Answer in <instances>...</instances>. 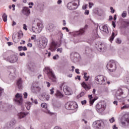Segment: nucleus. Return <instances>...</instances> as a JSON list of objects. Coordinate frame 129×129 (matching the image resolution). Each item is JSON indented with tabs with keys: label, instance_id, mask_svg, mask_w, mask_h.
<instances>
[{
	"label": "nucleus",
	"instance_id": "obj_1",
	"mask_svg": "<svg viewBox=\"0 0 129 129\" xmlns=\"http://www.w3.org/2000/svg\"><path fill=\"white\" fill-rule=\"evenodd\" d=\"M95 82L96 84L105 85L106 84V78L102 75L97 76L95 78Z\"/></svg>",
	"mask_w": 129,
	"mask_h": 129
},
{
	"label": "nucleus",
	"instance_id": "obj_2",
	"mask_svg": "<svg viewBox=\"0 0 129 129\" xmlns=\"http://www.w3.org/2000/svg\"><path fill=\"white\" fill-rule=\"evenodd\" d=\"M78 6H79V1H74L68 4L67 8L69 10L74 11V10H76L78 8Z\"/></svg>",
	"mask_w": 129,
	"mask_h": 129
},
{
	"label": "nucleus",
	"instance_id": "obj_3",
	"mask_svg": "<svg viewBox=\"0 0 129 129\" xmlns=\"http://www.w3.org/2000/svg\"><path fill=\"white\" fill-rule=\"evenodd\" d=\"M106 108V104L104 102H100L96 105V109L98 112H103Z\"/></svg>",
	"mask_w": 129,
	"mask_h": 129
},
{
	"label": "nucleus",
	"instance_id": "obj_4",
	"mask_svg": "<svg viewBox=\"0 0 129 129\" xmlns=\"http://www.w3.org/2000/svg\"><path fill=\"white\" fill-rule=\"evenodd\" d=\"M45 69L47 71V75L49 78L52 80V82H56L57 79L52 70L49 67L45 68Z\"/></svg>",
	"mask_w": 129,
	"mask_h": 129
},
{
	"label": "nucleus",
	"instance_id": "obj_5",
	"mask_svg": "<svg viewBox=\"0 0 129 129\" xmlns=\"http://www.w3.org/2000/svg\"><path fill=\"white\" fill-rule=\"evenodd\" d=\"M107 68L111 72H113V71H115V70H116L115 61L113 60H110L109 63L107 65Z\"/></svg>",
	"mask_w": 129,
	"mask_h": 129
},
{
	"label": "nucleus",
	"instance_id": "obj_6",
	"mask_svg": "<svg viewBox=\"0 0 129 129\" xmlns=\"http://www.w3.org/2000/svg\"><path fill=\"white\" fill-rule=\"evenodd\" d=\"M14 100L18 105H22L23 103V96L19 93H17L15 95V98L14 99Z\"/></svg>",
	"mask_w": 129,
	"mask_h": 129
},
{
	"label": "nucleus",
	"instance_id": "obj_7",
	"mask_svg": "<svg viewBox=\"0 0 129 129\" xmlns=\"http://www.w3.org/2000/svg\"><path fill=\"white\" fill-rule=\"evenodd\" d=\"M122 119H124V121L121 120V123L122 125H124V126H125L126 125V123H129V113L126 112L122 116Z\"/></svg>",
	"mask_w": 129,
	"mask_h": 129
},
{
	"label": "nucleus",
	"instance_id": "obj_8",
	"mask_svg": "<svg viewBox=\"0 0 129 129\" xmlns=\"http://www.w3.org/2000/svg\"><path fill=\"white\" fill-rule=\"evenodd\" d=\"M58 47H60V44H58V43L52 41L50 44L49 50H50L51 52H54V51H56V49H57Z\"/></svg>",
	"mask_w": 129,
	"mask_h": 129
},
{
	"label": "nucleus",
	"instance_id": "obj_9",
	"mask_svg": "<svg viewBox=\"0 0 129 129\" xmlns=\"http://www.w3.org/2000/svg\"><path fill=\"white\" fill-rule=\"evenodd\" d=\"M63 90L66 95H71L72 90L71 89V88L68 86L67 85H64Z\"/></svg>",
	"mask_w": 129,
	"mask_h": 129
},
{
	"label": "nucleus",
	"instance_id": "obj_10",
	"mask_svg": "<svg viewBox=\"0 0 129 129\" xmlns=\"http://www.w3.org/2000/svg\"><path fill=\"white\" fill-rule=\"evenodd\" d=\"M123 92H124V90H123L122 89H118L116 93V99H118V100H119L120 99H121V95L123 94Z\"/></svg>",
	"mask_w": 129,
	"mask_h": 129
},
{
	"label": "nucleus",
	"instance_id": "obj_11",
	"mask_svg": "<svg viewBox=\"0 0 129 129\" xmlns=\"http://www.w3.org/2000/svg\"><path fill=\"white\" fill-rule=\"evenodd\" d=\"M40 47L42 49L45 48L46 46H47V39L43 38L42 39V40L40 41Z\"/></svg>",
	"mask_w": 129,
	"mask_h": 129
},
{
	"label": "nucleus",
	"instance_id": "obj_12",
	"mask_svg": "<svg viewBox=\"0 0 129 129\" xmlns=\"http://www.w3.org/2000/svg\"><path fill=\"white\" fill-rule=\"evenodd\" d=\"M22 12V14L25 15V16H29L31 14L30 9L28 7H23Z\"/></svg>",
	"mask_w": 129,
	"mask_h": 129
},
{
	"label": "nucleus",
	"instance_id": "obj_13",
	"mask_svg": "<svg viewBox=\"0 0 129 129\" xmlns=\"http://www.w3.org/2000/svg\"><path fill=\"white\" fill-rule=\"evenodd\" d=\"M73 33L75 36H80L81 35H83V34L85 33V29L84 28H82L80 29L79 31H74Z\"/></svg>",
	"mask_w": 129,
	"mask_h": 129
},
{
	"label": "nucleus",
	"instance_id": "obj_14",
	"mask_svg": "<svg viewBox=\"0 0 129 129\" xmlns=\"http://www.w3.org/2000/svg\"><path fill=\"white\" fill-rule=\"evenodd\" d=\"M9 60L10 63H15V62H17V61H18V56L15 55H11V56L9 58Z\"/></svg>",
	"mask_w": 129,
	"mask_h": 129
},
{
	"label": "nucleus",
	"instance_id": "obj_15",
	"mask_svg": "<svg viewBox=\"0 0 129 129\" xmlns=\"http://www.w3.org/2000/svg\"><path fill=\"white\" fill-rule=\"evenodd\" d=\"M77 108H78V105L75 102H72V106H71V110H74V112H76Z\"/></svg>",
	"mask_w": 129,
	"mask_h": 129
},
{
	"label": "nucleus",
	"instance_id": "obj_16",
	"mask_svg": "<svg viewBox=\"0 0 129 129\" xmlns=\"http://www.w3.org/2000/svg\"><path fill=\"white\" fill-rule=\"evenodd\" d=\"M55 28H56V26H54L53 24H50L46 27V29L48 30L49 32H53L55 30Z\"/></svg>",
	"mask_w": 129,
	"mask_h": 129
},
{
	"label": "nucleus",
	"instance_id": "obj_17",
	"mask_svg": "<svg viewBox=\"0 0 129 129\" xmlns=\"http://www.w3.org/2000/svg\"><path fill=\"white\" fill-rule=\"evenodd\" d=\"M101 124H102V121L101 120H97L94 122V125L97 128H99L101 126Z\"/></svg>",
	"mask_w": 129,
	"mask_h": 129
},
{
	"label": "nucleus",
	"instance_id": "obj_18",
	"mask_svg": "<svg viewBox=\"0 0 129 129\" xmlns=\"http://www.w3.org/2000/svg\"><path fill=\"white\" fill-rule=\"evenodd\" d=\"M81 85H82V87H83V88H84V89L86 90V91H88V90H89V89H90V88H91L90 85H87L84 82H83L81 84Z\"/></svg>",
	"mask_w": 129,
	"mask_h": 129
},
{
	"label": "nucleus",
	"instance_id": "obj_19",
	"mask_svg": "<svg viewBox=\"0 0 129 129\" xmlns=\"http://www.w3.org/2000/svg\"><path fill=\"white\" fill-rule=\"evenodd\" d=\"M55 96L57 98H62L64 96V95L60 92L59 90H57L56 93L55 94Z\"/></svg>",
	"mask_w": 129,
	"mask_h": 129
},
{
	"label": "nucleus",
	"instance_id": "obj_20",
	"mask_svg": "<svg viewBox=\"0 0 129 129\" xmlns=\"http://www.w3.org/2000/svg\"><path fill=\"white\" fill-rule=\"evenodd\" d=\"M37 26L38 28V30H39L40 32L42 31V29L44 28V26L43 25V23L42 22V21H39L37 22Z\"/></svg>",
	"mask_w": 129,
	"mask_h": 129
},
{
	"label": "nucleus",
	"instance_id": "obj_21",
	"mask_svg": "<svg viewBox=\"0 0 129 129\" xmlns=\"http://www.w3.org/2000/svg\"><path fill=\"white\" fill-rule=\"evenodd\" d=\"M88 98L90 99V106L93 105V103H94V101H95L96 100V99H92V98H93L92 97V95H88Z\"/></svg>",
	"mask_w": 129,
	"mask_h": 129
},
{
	"label": "nucleus",
	"instance_id": "obj_22",
	"mask_svg": "<svg viewBox=\"0 0 129 129\" xmlns=\"http://www.w3.org/2000/svg\"><path fill=\"white\" fill-rule=\"evenodd\" d=\"M122 27L124 28L129 26V20L123 21L121 23Z\"/></svg>",
	"mask_w": 129,
	"mask_h": 129
},
{
	"label": "nucleus",
	"instance_id": "obj_23",
	"mask_svg": "<svg viewBox=\"0 0 129 129\" xmlns=\"http://www.w3.org/2000/svg\"><path fill=\"white\" fill-rule=\"evenodd\" d=\"M27 114H29V113L20 112L18 113L19 118H24Z\"/></svg>",
	"mask_w": 129,
	"mask_h": 129
},
{
	"label": "nucleus",
	"instance_id": "obj_24",
	"mask_svg": "<svg viewBox=\"0 0 129 129\" xmlns=\"http://www.w3.org/2000/svg\"><path fill=\"white\" fill-rule=\"evenodd\" d=\"M72 105V102H68L65 105L66 109H71V106Z\"/></svg>",
	"mask_w": 129,
	"mask_h": 129
},
{
	"label": "nucleus",
	"instance_id": "obj_25",
	"mask_svg": "<svg viewBox=\"0 0 129 129\" xmlns=\"http://www.w3.org/2000/svg\"><path fill=\"white\" fill-rule=\"evenodd\" d=\"M32 31L34 32V33H36V34L41 32V31H40V30L39 29V28H37L35 27V26H34V23L32 25Z\"/></svg>",
	"mask_w": 129,
	"mask_h": 129
},
{
	"label": "nucleus",
	"instance_id": "obj_26",
	"mask_svg": "<svg viewBox=\"0 0 129 129\" xmlns=\"http://www.w3.org/2000/svg\"><path fill=\"white\" fill-rule=\"evenodd\" d=\"M17 84L18 87V88H19V89H21V88H22V79H19L17 81Z\"/></svg>",
	"mask_w": 129,
	"mask_h": 129
},
{
	"label": "nucleus",
	"instance_id": "obj_27",
	"mask_svg": "<svg viewBox=\"0 0 129 129\" xmlns=\"http://www.w3.org/2000/svg\"><path fill=\"white\" fill-rule=\"evenodd\" d=\"M32 89L34 91V92H39L41 90V88L40 87H33Z\"/></svg>",
	"mask_w": 129,
	"mask_h": 129
},
{
	"label": "nucleus",
	"instance_id": "obj_28",
	"mask_svg": "<svg viewBox=\"0 0 129 129\" xmlns=\"http://www.w3.org/2000/svg\"><path fill=\"white\" fill-rule=\"evenodd\" d=\"M26 108L27 110H30L31 109V106H32V103L30 102H27L26 103Z\"/></svg>",
	"mask_w": 129,
	"mask_h": 129
},
{
	"label": "nucleus",
	"instance_id": "obj_29",
	"mask_svg": "<svg viewBox=\"0 0 129 129\" xmlns=\"http://www.w3.org/2000/svg\"><path fill=\"white\" fill-rule=\"evenodd\" d=\"M103 32H105L106 34H108V28L106 25H104L102 27Z\"/></svg>",
	"mask_w": 129,
	"mask_h": 129
},
{
	"label": "nucleus",
	"instance_id": "obj_30",
	"mask_svg": "<svg viewBox=\"0 0 129 129\" xmlns=\"http://www.w3.org/2000/svg\"><path fill=\"white\" fill-rule=\"evenodd\" d=\"M23 31H19L18 32V38L19 39V40H20L21 39V38H22L23 36Z\"/></svg>",
	"mask_w": 129,
	"mask_h": 129
},
{
	"label": "nucleus",
	"instance_id": "obj_31",
	"mask_svg": "<svg viewBox=\"0 0 129 129\" xmlns=\"http://www.w3.org/2000/svg\"><path fill=\"white\" fill-rule=\"evenodd\" d=\"M115 33H114V32H113L112 33L111 36L110 37V39L109 40L111 43H112V40H114V39L115 37Z\"/></svg>",
	"mask_w": 129,
	"mask_h": 129
},
{
	"label": "nucleus",
	"instance_id": "obj_32",
	"mask_svg": "<svg viewBox=\"0 0 129 129\" xmlns=\"http://www.w3.org/2000/svg\"><path fill=\"white\" fill-rule=\"evenodd\" d=\"M42 97L45 98L46 100H49V98H50V95L44 93L42 95Z\"/></svg>",
	"mask_w": 129,
	"mask_h": 129
},
{
	"label": "nucleus",
	"instance_id": "obj_33",
	"mask_svg": "<svg viewBox=\"0 0 129 129\" xmlns=\"http://www.w3.org/2000/svg\"><path fill=\"white\" fill-rule=\"evenodd\" d=\"M3 20L4 21V22H7V21H8V16L7 15V14H4L3 16Z\"/></svg>",
	"mask_w": 129,
	"mask_h": 129
},
{
	"label": "nucleus",
	"instance_id": "obj_34",
	"mask_svg": "<svg viewBox=\"0 0 129 129\" xmlns=\"http://www.w3.org/2000/svg\"><path fill=\"white\" fill-rule=\"evenodd\" d=\"M89 76H87V73H84V79H85V81H88V79H89Z\"/></svg>",
	"mask_w": 129,
	"mask_h": 129
},
{
	"label": "nucleus",
	"instance_id": "obj_35",
	"mask_svg": "<svg viewBox=\"0 0 129 129\" xmlns=\"http://www.w3.org/2000/svg\"><path fill=\"white\" fill-rule=\"evenodd\" d=\"M129 108V104H126L124 106L121 107L120 109L121 110H123V109H127Z\"/></svg>",
	"mask_w": 129,
	"mask_h": 129
},
{
	"label": "nucleus",
	"instance_id": "obj_36",
	"mask_svg": "<svg viewBox=\"0 0 129 129\" xmlns=\"http://www.w3.org/2000/svg\"><path fill=\"white\" fill-rule=\"evenodd\" d=\"M31 100L32 103H35V104H38V100L37 99H35L34 100V99H33V98H31Z\"/></svg>",
	"mask_w": 129,
	"mask_h": 129
},
{
	"label": "nucleus",
	"instance_id": "obj_37",
	"mask_svg": "<svg viewBox=\"0 0 129 129\" xmlns=\"http://www.w3.org/2000/svg\"><path fill=\"white\" fill-rule=\"evenodd\" d=\"M41 107L43 108H47L48 107V105L46 104V103H43L41 104Z\"/></svg>",
	"mask_w": 129,
	"mask_h": 129
},
{
	"label": "nucleus",
	"instance_id": "obj_38",
	"mask_svg": "<svg viewBox=\"0 0 129 129\" xmlns=\"http://www.w3.org/2000/svg\"><path fill=\"white\" fill-rule=\"evenodd\" d=\"M85 95V93H84V92H82L79 95H78V97L79 98H80V97H82V96H84Z\"/></svg>",
	"mask_w": 129,
	"mask_h": 129
},
{
	"label": "nucleus",
	"instance_id": "obj_39",
	"mask_svg": "<svg viewBox=\"0 0 129 129\" xmlns=\"http://www.w3.org/2000/svg\"><path fill=\"white\" fill-rule=\"evenodd\" d=\"M54 88H51V89L49 90L50 91V94H51V95H53V94H54Z\"/></svg>",
	"mask_w": 129,
	"mask_h": 129
},
{
	"label": "nucleus",
	"instance_id": "obj_40",
	"mask_svg": "<svg viewBox=\"0 0 129 129\" xmlns=\"http://www.w3.org/2000/svg\"><path fill=\"white\" fill-rule=\"evenodd\" d=\"M122 18H125L126 17V11H124L122 15H121Z\"/></svg>",
	"mask_w": 129,
	"mask_h": 129
},
{
	"label": "nucleus",
	"instance_id": "obj_41",
	"mask_svg": "<svg viewBox=\"0 0 129 129\" xmlns=\"http://www.w3.org/2000/svg\"><path fill=\"white\" fill-rule=\"evenodd\" d=\"M59 58V55L58 54H56L53 57V60H57Z\"/></svg>",
	"mask_w": 129,
	"mask_h": 129
},
{
	"label": "nucleus",
	"instance_id": "obj_42",
	"mask_svg": "<svg viewBox=\"0 0 129 129\" xmlns=\"http://www.w3.org/2000/svg\"><path fill=\"white\" fill-rule=\"evenodd\" d=\"M116 42L117 44H120L121 43V40L119 38H117Z\"/></svg>",
	"mask_w": 129,
	"mask_h": 129
},
{
	"label": "nucleus",
	"instance_id": "obj_43",
	"mask_svg": "<svg viewBox=\"0 0 129 129\" xmlns=\"http://www.w3.org/2000/svg\"><path fill=\"white\" fill-rule=\"evenodd\" d=\"M109 121H110V122H111V123H112V122H114V121H115L114 117H113L111 118H110L109 119Z\"/></svg>",
	"mask_w": 129,
	"mask_h": 129
},
{
	"label": "nucleus",
	"instance_id": "obj_44",
	"mask_svg": "<svg viewBox=\"0 0 129 129\" xmlns=\"http://www.w3.org/2000/svg\"><path fill=\"white\" fill-rule=\"evenodd\" d=\"M94 4L92 3H89V9H91V8H92V7H93Z\"/></svg>",
	"mask_w": 129,
	"mask_h": 129
},
{
	"label": "nucleus",
	"instance_id": "obj_45",
	"mask_svg": "<svg viewBox=\"0 0 129 129\" xmlns=\"http://www.w3.org/2000/svg\"><path fill=\"white\" fill-rule=\"evenodd\" d=\"M110 10H111V14H113L114 12H115V10H114V9H113V8L112 7H110Z\"/></svg>",
	"mask_w": 129,
	"mask_h": 129
},
{
	"label": "nucleus",
	"instance_id": "obj_46",
	"mask_svg": "<svg viewBox=\"0 0 129 129\" xmlns=\"http://www.w3.org/2000/svg\"><path fill=\"white\" fill-rule=\"evenodd\" d=\"M57 52H59V53H62V51H63V49L62 48H58L56 50Z\"/></svg>",
	"mask_w": 129,
	"mask_h": 129
},
{
	"label": "nucleus",
	"instance_id": "obj_47",
	"mask_svg": "<svg viewBox=\"0 0 129 129\" xmlns=\"http://www.w3.org/2000/svg\"><path fill=\"white\" fill-rule=\"evenodd\" d=\"M23 95H24V98H27V97H28V93L27 92H25L23 94Z\"/></svg>",
	"mask_w": 129,
	"mask_h": 129
},
{
	"label": "nucleus",
	"instance_id": "obj_48",
	"mask_svg": "<svg viewBox=\"0 0 129 129\" xmlns=\"http://www.w3.org/2000/svg\"><path fill=\"white\" fill-rule=\"evenodd\" d=\"M3 92H4V89L0 87V96L3 94Z\"/></svg>",
	"mask_w": 129,
	"mask_h": 129
},
{
	"label": "nucleus",
	"instance_id": "obj_49",
	"mask_svg": "<svg viewBox=\"0 0 129 129\" xmlns=\"http://www.w3.org/2000/svg\"><path fill=\"white\" fill-rule=\"evenodd\" d=\"M86 103H87V101L86 100H84L81 101V104H82V105H84V104H86Z\"/></svg>",
	"mask_w": 129,
	"mask_h": 129
},
{
	"label": "nucleus",
	"instance_id": "obj_50",
	"mask_svg": "<svg viewBox=\"0 0 129 129\" xmlns=\"http://www.w3.org/2000/svg\"><path fill=\"white\" fill-rule=\"evenodd\" d=\"M23 29L24 30H25V31H27L28 29L27 28V25L26 24H23Z\"/></svg>",
	"mask_w": 129,
	"mask_h": 129
},
{
	"label": "nucleus",
	"instance_id": "obj_51",
	"mask_svg": "<svg viewBox=\"0 0 129 129\" xmlns=\"http://www.w3.org/2000/svg\"><path fill=\"white\" fill-rule=\"evenodd\" d=\"M75 79L76 80L78 79V80L80 81V80H81V79H80V76H77V77H75Z\"/></svg>",
	"mask_w": 129,
	"mask_h": 129
},
{
	"label": "nucleus",
	"instance_id": "obj_52",
	"mask_svg": "<svg viewBox=\"0 0 129 129\" xmlns=\"http://www.w3.org/2000/svg\"><path fill=\"white\" fill-rule=\"evenodd\" d=\"M20 56H26V53L25 52H20L19 53Z\"/></svg>",
	"mask_w": 129,
	"mask_h": 129
},
{
	"label": "nucleus",
	"instance_id": "obj_53",
	"mask_svg": "<svg viewBox=\"0 0 129 129\" xmlns=\"http://www.w3.org/2000/svg\"><path fill=\"white\" fill-rule=\"evenodd\" d=\"M75 72L76 73H77V74H80V72H79V69H76L75 70Z\"/></svg>",
	"mask_w": 129,
	"mask_h": 129
},
{
	"label": "nucleus",
	"instance_id": "obj_54",
	"mask_svg": "<svg viewBox=\"0 0 129 129\" xmlns=\"http://www.w3.org/2000/svg\"><path fill=\"white\" fill-rule=\"evenodd\" d=\"M22 50H23V46H20L18 47V50L21 51H22Z\"/></svg>",
	"mask_w": 129,
	"mask_h": 129
},
{
	"label": "nucleus",
	"instance_id": "obj_55",
	"mask_svg": "<svg viewBox=\"0 0 129 129\" xmlns=\"http://www.w3.org/2000/svg\"><path fill=\"white\" fill-rule=\"evenodd\" d=\"M83 10H86L87 9V5H85L82 7Z\"/></svg>",
	"mask_w": 129,
	"mask_h": 129
},
{
	"label": "nucleus",
	"instance_id": "obj_56",
	"mask_svg": "<svg viewBox=\"0 0 129 129\" xmlns=\"http://www.w3.org/2000/svg\"><path fill=\"white\" fill-rule=\"evenodd\" d=\"M27 46L28 47H29L30 48L32 47L33 46V44L31 43H29L28 44H27Z\"/></svg>",
	"mask_w": 129,
	"mask_h": 129
},
{
	"label": "nucleus",
	"instance_id": "obj_57",
	"mask_svg": "<svg viewBox=\"0 0 129 129\" xmlns=\"http://www.w3.org/2000/svg\"><path fill=\"white\" fill-rule=\"evenodd\" d=\"M22 50L23 51H27V50H28V48H27V47L24 46L22 47Z\"/></svg>",
	"mask_w": 129,
	"mask_h": 129
},
{
	"label": "nucleus",
	"instance_id": "obj_58",
	"mask_svg": "<svg viewBox=\"0 0 129 129\" xmlns=\"http://www.w3.org/2000/svg\"><path fill=\"white\" fill-rule=\"evenodd\" d=\"M112 25L113 28H115V27L116 26V25H115V22H114V21L112 22Z\"/></svg>",
	"mask_w": 129,
	"mask_h": 129
},
{
	"label": "nucleus",
	"instance_id": "obj_59",
	"mask_svg": "<svg viewBox=\"0 0 129 129\" xmlns=\"http://www.w3.org/2000/svg\"><path fill=\"white\" fill-rule=\"evenodd\" d=\"M36 35H33V36H31V40H35L36 39Z\"/></svg>",
	"mask_w": 129,
	"mask_h": 129
},
{
	"label": "nucleus",
	"instance_id": "obj_60",
	"mask_svg": "<svg viewBox=\"0 0 129 129\" xmlns=\"http://www.w3.org/2000/svg\"><path fill=\"white\" fill-rule=\"evenodd\" d=\"M85 15H89V10H86L85 12Z\"/></svg>",
	"mask_w": 129,
	"mask_h": 129
},
{
	"label": "nucleus",
	"instance_id": "obj_61",
	"mask_svg": "<svg viewBox=\"0 0 129 129\" xmlns=\"http://www.w3.org/2000/svg\"><path fill=\"white\" fill-rule=\"evenodd\" d=\"M63 26H66V21L62 20Z\"/></svg>",
	"mask_w": 129,
	"mask_h": 129
},
{
	"label": "nucleus",
	"instance_id": "obj_62",
	"mask_svg": "<svg viewBox=\"0 0 129 129\" xmlns=\"http://www.w3.org/2000/svg\"><path fill=\"white\" fill-rule=\"evenodd\" d=\"M7 44H8V46H11V45H13V43L11 42H7Z\"/></svg>",
	"mask_w": 129,
	"mask_h": 129
},
{
	"label": "nucleus",
	"instance_id": "obj_63",
	"mask_svg": "<svg viewBox=\"0 0 129 129\" xmlns=\"http://www.w3.org/2000/svg\"><path fill=\"white\" fill-rule=\"evenodd\" d=\"M47 87H50V84L48 82H46Z\"/></svg>",
	"mask_w": 129,
	"mask_h": 129
},
{
	"label": "nucleus",
	"instance_id": "obj_64",
	"mask_svg": "<svg viewBox=\"0 0 129 129\" xmlns=\"http://www.w3.org/2000/svg\"><path fill=\"white\" fill-rule=\"evenodd\" d=\"M117 127H116V124H114L113 126V129H117Z\"/></svg>",
	"mask_w": 129,
	"mask_h": 129
}]
</instances>
